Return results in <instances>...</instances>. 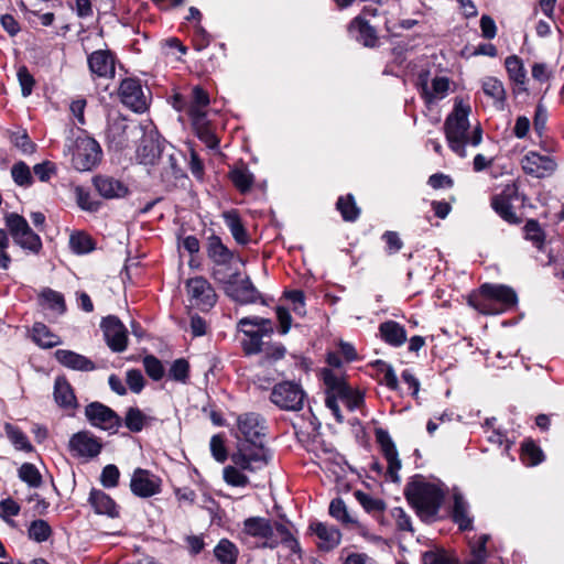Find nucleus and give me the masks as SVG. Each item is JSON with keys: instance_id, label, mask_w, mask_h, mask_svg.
<instances>
[{"instance_id": "obj_47", "label": "nucleus", "mask_w": 564, "mask_h": 564, "mask_svg": "<svg viewBox=\"0 0 564 564\" xmlns=\"http://www.w3.org/2000/svg\"><path fill=\"white\" fill-rule=\"evenodd\" d=\"M28 533L31 540L42 543L47 541L52 535V528L47 521L36 519L31 522Z\"/></svg>"}, {"instance_id": "obj_48", "label": "nucleus", "mask_w": 564, "mask_h": 564, "mask_svg": "<svg viewBox=\"0 0 564 564\" xmlns=\"http://www.w3.org/2000/svg\"><path fill=\"white\" fill-rule=\"evenodd\" d=\"M354 496L368 513L383 512L386 510L387 506L382 499L372 498L361 490H356Z\"/></svg>"}, {"instance_id": "obj_53", "label": "nucleus", "mask_w": 564, "mask_h": 564, "mask_svg": "<svg viewBox=\"0 0 564 564\" xmlns=\"http://www.w3.org/2000/svg\"><path fill=\"white\" fill-rule=\"evenodd\" d=\"M223 478L226 484L232 487H246L249 484V478L236 465L226 466L223 470Z\"/></svg>"}, {"instance_id": "obj_52", "label": "nucleus", "mask_w": 564, "mask_h": 564, "mask_svg": "<svg viewBox=\"0 0 564 564\" xmlns=\"http://www.w3.org/2000/svg\"><path fill=\"white\" fill-rule=\"evenodd\" d=\"M329 514L345 524L356 523V521L348 513L345 501L339 497L330 501Z\"/></svg>"}, {"instance_id": "obj_5", "label": "nucleus", "mask_w": 564, "mask_h": 564, "mask_svg": "<svg viewBox=\"0 0 564 564\" xmlns=\"http://www.w3.org/2000/svg\"><path fill=\"white\" fill-rule=\"evenodd\" d=\"M230 458L238 468L254 473L269 465L272 453L262 441H256V444L238 443Z\"/></svg>"}, {"instance_id": "obj_37", "label": "nucleus", "mask_w": 564, "mask_h": 564, "mask_svg": "<svg viewBox=\"0 0 564 564\" xmlns=\"http://www.w3.org/2000/svg\"><path fill=\"white\" fill-rule=\"evenodd\" d=\"M214 555L219 564H236L239 551L230 540L221 539L214 549Z\"/></svg>"}, {"instance_id": "obj_17", "label": "nucleus", "mask_w": 564, "mask_h": 564, "mask_svg": "<svg viewBox=\"0 0 564 564\" xmlns=\"http://www.w3.org/2000/svg\"><path fill=\"white\" fill-rule=\"evenodd\" d=\"M119 96L121 102L134 112H143L147 109L142 86L137 78H124L119 86Z\"/></svg>"}, {"instance_id": "obj_13", "label": "nucleus", "mask_w": 564, "mask_h": 564, "mask_svg": "<svg viewBox=\"0 0 564 564\" xmlns=\"http://www.w3.org/2000/svg\"><path fill=\"white\" fill-rule=\"evenodd\" d=\"M68 449L76 457L95 458L101 449L100 438L89 431H79L74 433L68 441Z\"/></svg>"}, {"instance_id": "obj_8", "label": "nucleus", "mask_w": 564, "mask_h": 564, "mask_svg": "<svg viewBox=\"0 0 564 564\" xmlns=\"http://www.w3.org/2000/svg\"><path fill=\"white\" fill-rule=\"evenodd\" d=\"M85 416L91 426L108 431L110 434L117 433L122 426V419L118 413L98 401L86 405Z\"/></svg>"}, {"instance_id": "obj_49", "label": "nucleus", "mask_w": 564, "mask_h": 564, "mask_svg": "<svg viewBox=\"0 0 564 564\" xmlns=\"http://www.w3.org/2000/svg\"><path fill=\"white\" fill-rule=\"evenodd\" d=\"M11 176L14 183L21 187H30L33 184V176L30 167L23 161H19L11 167Z\"/></svg>"}, {"instance_id": "obj_58", "label": "nucleus", "mask_w": 564, "mask_h": 564, "mask_svg": "<svg viewBox=\"0 0 564 564\" xmlns=\"http://www.w3.org/2000/svg\"><path fill=\"white\" fill-rule=\"evenodd\" d=\"M209 445L214 459L218 463H225L228 458V452L225 446L224 437L220 434L213 435Z\"/></svg>"}, {"instance_id": "obj_42", "label": "nucleus", "mask_w": 564, "mask_h": 564, "mask_svg": "<svg viewBox=\"0 0 564 564\" xmlns=\"http://www.w3.org/2000/svg\"><path fill=\"white\" fill-rule=\"evenodd\" d=\"M505 66L510 80L517 85H524L527 79V70L522 59L517 55H510L505 61Z\"/></svg>"}, {"instance_id": "obj_31", "label": "nucleus", "mask_w": 564, "mask_h": 564, "mask_svg": "<svg viewBox=\"0 0 564 564\" xmlns=\"http://www.w3.org/2000/svg\"><path fill=\"white\" fill-rule=\"evenodd\" d=\"M223 218L235 241L238 245L247 246L251 239L238 210L231 209L223 213Z\"/></svg>"}, {"instance_id": "obj_23", "label": "nucleus", "mask_w": 564, "mask_h": 564, "mask_svg": "<svg viewBox=\"0 0 564 564\" xmlns=\"http://www.w3.org/2000/svg\"><path fill=\"white\" fill-rule=\"evenodd\" d=\"M87 62L90 72L99 77H112L116 73L115 57L108 50L93 52Z\"/></svg>"}, {"instance_id": "obj_41", "label": "nucleus", "mask_w": 564, "mask_h": 564, "mask_svg": "<svg viewBox=\"0 0 564 564\" xmlns=\"http://www.w3.org/2000/svg\"><path fill=\"white\" fill-rule=\"evenodd\" d=\"M122 424L132 433L141 432L148 425V415L139 408L130 406L126 411Z\"/></svg>"}, {"instance_id": "obj_2", "label": "nucleus", "mask_w": 564, "mask_h": 564, "mask_svg": "<svg viewBox=\"0 0 564 564\" xmlns=\"http://www.w3.org/2000/svg\"><path fill=\"white\" fill-rule=\"evenodd\" d=\"M517 304L516 291L505 284L484 283L478 294L468 297V305L484 315L501 314Z\"/></svg>"}, {"instance_id": "obj_62", "label": "nucleus", "mask_w": 564, "mask_h": 564, "mask_svg": "<svg viewBox=\"0 0 564 564\" xmlns=\"http://www.w3.org/2000/svg\"><path fill=\"white\" fill-rule=\"evenodd\" d=\"M126 381L133 393H140L144 388V377L139 369H129L126 373Z\"/></svg>"}, {"instance_id": "obj_45", "label": "nucleus", "mask_w": 564, "mask_h": 564, "mask_svg": "<svg viewBox=\"0 0 564 564\" xmlns=\"http://www.w3.org/2000/svg\"><path fill=\"white\" fill-rule=\"evenodd\" d=\"M18 476L31 488H39L42 486V475L32 463H23L18 469Z\"/></svg>"}, {"instance_id": "obj_26", "label": "nucleus", "mask_w": 564, "mask_h": 564, "mask_svg": "<svg viewBox=\"0 0 564 564\" xmlns=\"http://www.w3.org/2000/svg\"><path fill=\"white\" fill-rule=\"evenodd\" d=\"M88 502L97 514L109 518L119 517V507L116 501L105 491L93 488L89 492Z\"/></svg>"}, {"instance_id": "obj_32", "label": "nucleus", "mask_w": 564, "mask_h": 564, "mask_svg": "<svg viewBox=\"0 0 564 564\" xmlns=\"http://www.w3.org/2000/svg\"><path fill=\"white\" fill-rule=\"evenodd\" d=\"M379 333L382 340L392 347H400L406 341L405 328L392 319L381 323Z\"/></svg>"}, {"instance_id": "obj_57", "label": "nucleus", "mask_w": 564, "mask_h": 564, "mask_svg": "<svg viewBox=\"0 0 564 564\" xmlns=\"http://www.w3.org/2000/svg\"><path fill=\"white\" fill-rule=\"evenodd\" d=\"M285 354H286V348L283 344H281V343L272 344L263 350V357H262L261 364L262 365L274 364L278 360L283 359Z\"/></svg>"}, {"instance_id": "obj_64", "label": "nucleus", "mask_w": 564, "mask_h": 564, "mask_svg": "<svg viewBox=\"0 0 564 564\" xmlns=\"http://www.w3.org/2000/svg\"><path fill=\"white\" fill-rule=\"evenodd\" d=\"M196 135L199 140L205 142L209 148H215L218 145V139L215 133L212 131L208 122L203 123L202 126L193 127Z\"/></svg>"}, {"instance_id": "obj_59", "label": "nucleus", "mask_w": 564, "mask_h": 564, "mask_svg": "<svg viewBox=\"0 0 564 564\" xmlns=\"http://www.w3.org/2000/svg\"><path fill=\"white\" fill-rule=\"evenodd\" d=\"M19 84L21 86V93L23 97H28L32 94L35 80L33 75L29 72L26 66H21L17 73Z\"/></svg>"}, {"instance_id": "obj_35", "label": "nucleus", "mask_w": 564, "mask_h": 564, "mask_svg": "<svg viewBox=\"0 0 564 564\" xmlns=\"http://www.w3.org/2000/svg\"><path fill=\"white\" fill-rule=\"evenodd\" d=\"M39 302L42 306L63 315L66 312L64 295L53 289L45 288L39 295Z\"/></svg>"}, {"instance_id": "obj_54", "label": "nucleus", "mask_w": 564, "mask_h": 564, "mask_svg": "<svg viewBox=\"0 0 564 564\" xmlns=\"http://www.w3.org/2000/svg\"><path fill=\"white\" fill-rule=\"evenodd\" d=\"M145 373L154 381H160L164 376V367L159 358L147 355L143 358Z\"/></svg>"}, {"instance_id": "obj_61", "label": "nucleus", "mask_w": 564, "mask_h": 564, "mask_svg": "<svg viewBox=\"0 0 564 564\" xmlns=\"http://www.w3.org/2000/svg\"><path fill=\"white\" fill-rule=\"evenodd\" d=\"M20 510V505L10 497L0 501V518L8 523H13L9 518L18 516Z\"/></svg>"}, {"instance_id": "obj_29", "label": "nucleus", "mask_w": 564, "mask_h": 564, "mask_svg": "<svg viewBox=\"0 0 564 564\" xmlns=\"http://www.w3.org/2000/svg\"><path fill=\"white\" fill-rule=\"evenodd\" d=\"M238 328L247 337L241 341V347L247 356L257 355L261 352L263 345L262 338L273 333V328L270 327L268 329L257 330L254 327L251 326L242 327L238 325Z\"/></svg>"}, {"instance_id": "obj_30", "label": "nucleus", "mask_w": 564, "mask_h": 564, "mask_svg": "<svg viewBox=\"0 0 564 564\" xmlns=\"http://www.w3.org/2000/svg\"><path fill=\"white\" fill-rule=\"evenodd\" d=\"M310 530L321 540L318 547L322 550H333L340 543V531L333 525H327L323 522H313L310 525Z\"/></svg>"}, {"instance_id": "obj_18", "label": "nucleus", "mask_w": 564, "mask_h": 564, "mask_svg": "<svg viewBox=\"0 0 564 564\" xmlns=\"http://www.w3.org/2000/svg\"><path fill=\"white\" fill-rule=\"evenodd\" d=\"M264 419L254 412L240 414L237 419L239 433L243 436L242 443L256 444V441L264 436ZM238 443H241L239 441Z\"/></svg>"}, {"instance_id": "obj_12", "label": "nucleus", "mask_w": 564, "mask_h": 564, "mask_svg": "<svg viewBox=\"0 0 564 564\" xmlns=\"http://www.w3.org/2000/svg\"><path fill=\"white\" fill-rule=\"evenodd\" d=\"M100 327L106 344L113 352H122L128 345V330L119 317L108 315L102 318Z\"/></svg>"}, {"instance_id": "obj_51", "label": "nucleus", "mask_w": 564, "mask_h": 564, "mask_svg": "<svg viewBox=\"0 0 564 564\" xmlns=\"http://www.w3.org/2000/svg\"><path fill=\"white\" fill-rule=\"evenodd\" d=\"M169 378L177 382L186 383L189 378L188 361L184 358L174 360L169 369Z\"/></svg>"}, {"instance_id": "obj_3", "label": "nucleus", "mask_w": 564, "mask_h": 564, "mask_svg": "<svg viewBox=\"0 0 564 564\" xmlns=\"http://www.w3.org/2000/svg\"><path fill=\"white\" fill-rule=\"evenodd\" d=\"M471 109L463 100H456L453 111L446 117L444 132L449 149L462 158L466 156L468 143L469 119Z\"/></svg>"}, {"instance_id": "obj_6", "label": "nucleus", "mask_w": 564, "mask_h": 564, "mask_svg": "<svg viewBox=\"0 0 564 564\" xmlns=\"http://www.w3.org/2000/svg\"><path fill=\"white\" fill-rule=\"evenodd\" d=\"M133 130L142 134L137 149V160L143 165H155L165 149V140L156 129L147 130L142 124H133Z\"/></svg>"}, {"instance_id": "obj_10", "label": "nucleus", "mask_w": 564, "mask_h": 564, "mask_svg": "<svg viewBox=\"0 0 564 564\" xmlns=\"http://www.w3.org/2000/svg\"><path fill=\"white\" fill-rule=\"evenodd\" d=\"M519 198V188L516 183L508 184L499 193L491 197V207L501 219L510 225H519L522 219L519 217L512 203Z\"/></svg>"}, {"instance_id": "obj_34", "label": "nucleus", "mask_w": 564, "mask_h": 564, "mask_svg": "<svg viewBox=\"0 0 564 564\" xmlns=\"http://www.w3.org/2000/svg\"><path fill=\"white\" fill-rule=\"evenodd\" d=\"M481 87L485 95L494 99L496 108L503 110L506 104V90L502 82L496 77L488 76L484 78Z\"/></svg>"}, {"instance_id": "obj_7", "label": "nucleus", "mask_w": 564, "mask_h": 564, "mask_svg": "<svg viewBox=\"0 0 564 564\" xmlns=\"http://www.w3.org/2000/svg\"><path fill=\"white\" fill-rule=\"evenodd\" d=\"M305 397L301 384L282 381L272 388L270 401L281 410L297 412L303 409Z\"/></svg>"}, {"instance_id": "obj_22", "label": "nucleus", "mask_w": 564, "mask_h": 564, "mask_svg": "<svg viewBox=\"0 0 564 564\" xmlns=\"http://www.w3.org/2000/svg\"><path fill=\"white\" fill-rule=\"evenodd\" d=\"M469 509V503L463 494L454 492L451 519L458 527L459 531L465 532L474 529V516Z\"/></svg>"}, {"instance_id": "obj_28", "label": "nucleus", "mask_w": 564, "mask_h": 564, "mask_svg": "<svg viewBox=\"0 0 564 564\" xmlns=\"http://www.w3.org/2000/svg\"><path fill=\"white\" fill-rule=\"evenodd\" d=\"M429 72L421 73L419 76L421 95L426 104L433 102L436 95L443 98L449 89V79L445 76H436L432 80V91L427 85Z\"/></svg>"}, {"instance_id": "obj_25", "label": "nucleus", "mask_w": 564, "mask_h": 564, "mask_svg": "<svg viewBox=\"0 0 564 564\" xmlns=\"http://www.w3.org/2000/svg\"><path fill=\"white\" fill-rule=\"evenodd\" d=\"M206 252L215 265H229L235 258L234 251L224 245L221 238L215 234L207 239Z\"/></svg>"}, {"instance_id": "obj_27", "label": "nucleus", "mask_w": 564, "mask_h": 564, "mask_svg": "<svg viewBox=\"0 0 564 564\" xmlns=\"http://www.w3.org/2000/svg\"><path fill=\"white\" fill-rule=\"evenodd\" d=\"M53 395L55 402L62 409L75 410L78 406L74 389L64 376L56 377Z\"/></svg>"}, {"instance_id": "obj_24", "label": "nucleus", "mask_w": 564, "mask_h": 564, "mask_svg": "<svg viewBox=\"0 0 564 564\" xmlns=\"http://www.w3.org/2000/svg\"><path fill=\"white\" fill-rule=\"evenodd\" d=\"M54 356L62 366L72 370L88 372L96 369L93 360L73 350L57 349Z\"/></svg>"}, {"instance_id": "obj_36", "label": "nucleus", "mask_w": 564, "mask_h": 564, "mask_svg": "<svg viewBox=\"0 0 564 564\" xmlns=\"http://www.w3.org/2000/svg\"><path fill=\"white\" fill-rule=\"evenodd\" d=\"M32 339L42 348H52L61 343L59 337L53 334L44 323L40 322L32 326Z\"/></svg>"}, {"instance_id": "obj_44", "label": "nucleus", "mask_w": 564, "mask_h": 564, "mask_svg": "<svg viewBox=\"0 0 564 564\" xmlns=\"http://www.w3.org/2000/svg\"><path fill=\"white\" fill-rule=\"evenodd\" d=\"M4 430L8 438L14 445V447L19 451L31 452L33 451V446L30 443L28 436L20 430L18 426L6 423Z\"/></svg>"}, {"instance_id": "obj_63", "label": "nucleus", "mask_w": 564, "mask_h": 564, "mask_svg": "<svg viewBox=\"0 0 564 564\" xmlns=\"http://www.w3.org/2000/svg\"><path fill=\"white\" fill-rule=\"evenodd\" d=\"M424 564H460L458 558L448 556L444 552L427 551L423 555Z\"/></svg>"}, {"instance_id": "obj_4", "label": "nucleus", "mask_w": 564, "mask_h": 564, "mask_svg": "<svg viewBox=\"0 0 564 564\" xmlns=\"http://www.w3.org/2000/svg\"><path fill=\"white\" fill-rule=\"evenodd\" d=\"M68 152L72 154V166L78 172L94 170L102 159L100 144L85 133L72 141Z\"/></svg>"}, {"instance_id": "obj_11", "label": "nucleus", "mask_w": 564, "mask_h": 564, "mask_svg": "<svg viewBox=\"0 0 564 564\" xmlns=\"http://www.w3.org/2000/svg\"><path fill=\"white\" fill-rule=\"evenodd\" d=\"M375 436L383 457L388 462L387 476L392 482H400L399 470L402 465L395 443L389 432L382 427L375 429Z\"/></svg>"}, {"instance_id": "obj_50", "label": "nucleus", "mask_w": 564, "mask_h": 564, "mask_svg": "<svg viewBox=\"0 0 564 564\" xmlns=\"http://www.w3.org/2000/svg\"><path fill=\"white\" fill-rule=\"evenodd\" d=\"M239 270L232 269L231 264L229 265H215L212 271V276L215 281L224 284L225 286L230 285L235 282V280L239 276Z\"/></svg>"}, {"instance_id": "obj_55", "label": "nucleus", "mask_w": 564, "mask_h": 564, "mask_svg": "<svg viewBox=\"0 0 564 564\" xmlns=\"http://www.w3.org/2000/svg\"><path fill=\"white\" fill-rule=\"evenodd\" d=\"M120 470L113 464L106 465L100 474V484L104 488H115L119 484Z\"/></svg>"}, {"instance_id": "obj_1", "label": "nucleus", "mask_w": 564, "mask_h": 564, "mask_svg": "<svg viewBox=\"0 0 564 564\" xmlns=\"http://www.w3.org/2000/svg\"><path fill=\"white\" fill-rule=\"evenodd\" d=\"M404 497L423 521L431 522L441 509L444 492L434 484L413 479L406 484Z\"/></svg>"}, {"instance_id": "obj_9", "label": "nucleus", "mask_w": 564, "mask_h": 564, "mask_svg": "<svg viewBox=\"0 0 564 564\" xmlns=\"http://www.w3.org/2000/svg\"><path fill=\"white\" fill-rule=\"evenodd\" d=\"M185 288L193 306L203 312L209 311L217 302V294L204 276H194L186 281Z\"/></svg>"}, {"instance_id": "obj_38", "label": "nucleus", "mask_w": 564, "mask_h": 564, "mask_svg": "<svg viewBox=\"0 0 564 564\" xmlns=\"http://www.w3.org/2000/svg\"><path fill=\"white\" fill-rule=\"evenodd\" d=\"M336 208L345 221L354 223L359 218L360 208L357 206L352 194L340 196L336 202Z\"/></svg>"}, {"instance_id": "obj_20", "label": "nucleus", "mask_w": 564, "mask_h": 564, "mask_svg": "<svg viewBox=\"0 0 564 564\" xmlns=\"http://www.w3.org/2000/svg\"><path fill=\"white\" fill-rule=\"evenodd\" d=\"M242 534L259 539H264L261 547L274 549L278 545L273 536V525L271 521L262 517H250L243 521Z\"/></svg>"}, {"instance_id": "obj_15", "label": "nucleus", "mask_w": 564, "mask_h": 564, "mask_svg": "<svg viewBox=\"0 0 564 564\" xmlns=\"http://www.w3.org/2000/svg\"><path fill=\"white\" fill-rule=\"evenodd\" d=\"M129 133L138 134L133 124H129L124 117H117L109 121L106 131V139L111 150L122 151L129 145Z\"/></svg>"}, {"instance_id": "obj_60", "label": "nucleus", "mask_w": 564, "mask_h": 564, "mask_svg": "<svg viewBox=\"0 0 564 564\" xmlns=\"http://www.w3.org/2000/svg\"><path fill=\"white\" fill-rule=\"evenodd\" d=\"M376 366L384 373V384L392 391L398 390L399 381L393 367L383 360H377Z\"/></svg>"}, {"instance_id": "obj_56", "label": "nucleus", "mask_w": 564, "mask_h": 564, "mask_svg": "<svg viewBox=\"0 0 564 564\" xmlns=\"http://www.w3.org/2000/svg\"><path fill=\"white\" fill-rule=\"evenodd\" d=\"M4 223L13 241H18L19 231L22 230L28 224L26 219L18 213L6 214Z\"/></svg>"}, {"instance_id": "obj_39", "label": "nucleus", "mask_w": 564, "mask_h": 564, "mask_svg": "<svg viewBox=\"0 0 564 564\" xmlns=\"http://www.w3.org/2000/svg\"><path fill=\"white\" fill-rule=\"evenodd\" d=\"M229 178L240 193L249 192L254 182L253 174L246 166L230 170Z\"/></svg>"}, {"instance_id": "obj_21", "label": "nucleus", "mask_w": 564, "mask_h": 564, "mask_svg": "<svg viewBox=\"0 0 564 564\" xmlns=\"http://www.w3.org/2000/svg\"><path fill=\"white\" fill-rule=\"evenodd\" d=\"M93 185L98 194L106 199L123 198L128 195V186L108 175H96L93 178Z\"/></svg>"}, {"instance_id": "obj_33", "label": "nucleus", "mask_w": 564, "mask_h": 564, "mask_svg": "<svg viewBox=\"0 0 564 564\" xmlns=\"http://www.w3.org/2000/svg\"><path fill=\"white\" fill-rule=\"evenodd\" d=\"M349 30H357V41L366 47H375L378 42L376 29L370 25L369 21L358 15L349 24Z\"/></svg>"}, {"instance_id": "obj_43", "label": "nucleus", "mask_w": 564, "mask_h": 564, "mask_svg": "<svg viewBox=\"0 0 564 564\" xmlns=\"http://www.w3.org/2000/svg\"><path fill=\"white\" fill-rule=\"evenodd\" d=\"M523 231L527 240L531 241L536 249H543L546 234L536 219H528L523 227Z\"/></svg>"}, {"instance_id": "obj_19", "label": "nucleus", "mask_w": 564, "mask_h": 564, "mask_svg": "<svg viewBox=\"0 0 564 564\" xmlns=\"http://www.w3.org/2000/svg\"><path fill=\"white\" fill-rule=\"evenodd\" d=\"M525 174L536 178H543L556 170V162L549 155H542L535 151L528 152L521 160Z\"/></svg>"}, {"instance_id": "obj_46", "label": "nucleus", "mask_w": 564, "mask_h": 564, "mask_svg": "<svg viewBox=\"0 0 564 564\" xmlns=\"http://www.w3.org/2000/svg\"><path fill=\"white\" fill-rule=\"evenodd\" d=\"M522 459L528 466H536L544 460V454L540 446L532 440L524 441L521 446Z\"/></svg>"}, {"instance_id": "obj_14", "label": "nucleus", "mask_w": 564, "mask_h": 564, "mask_svg": "<svg viewBox=\"0 0 564 564\" xmlns=\"http://www.w3.org/2000/svg\"><path fill=\"white\" fill-rule=\"evenodd\" d=\"M131 492L139 498H150L161 491V479L150 470L135 468L130 480Z\"/></svg>"}, {"instance_id": "obj_40", "label": "nucleus", "mask_w": 564, "mask_h": 564, "mask_svg": "<svg viewBox=\"0 0 564 564\" xmlns=\"http://www.w3.org/2000/svg\"><path fill=\"white\" fill-rule=\"evenodd\" d=\"M69 247L76 254H86L95 250L93 237L84 231H75L69 237Z\"/></svg>"}, {"instance_id": "obj_16", "label": "nucleus", "mask_w": 564, "mask_h": 564, "mask_svg": "<svg viewBox=\"0 0 564 564\" xmlns=\"http://www.w3.org/2000/svg\"><path fill=\"white\" fill-rule=\"evenodd\" d=\"M225 293L235 302L240 304H252L258 301L265 304V300L252 283L249 276L238 281V278L230 285L225 286Z\"/></svg>"}]
</instances>
